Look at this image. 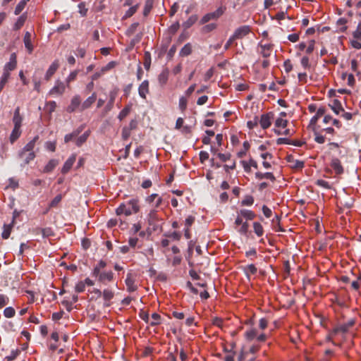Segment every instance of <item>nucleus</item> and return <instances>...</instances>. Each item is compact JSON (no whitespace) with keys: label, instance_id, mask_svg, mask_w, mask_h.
Returning a JSON list of instances; mask_svg holds the SVG:
<instances>
[{"label":"nucleus","instance_id":"nucleus-1","mask_svg":"<svg viewBox=\"0 0 361 361\" xmlns=\"http://www.w3.org/2000/svg\"><path fill=\"white\" fill-rule=\"evenodd\" d=\"M140 211L139 200L137 198H132L126 202L121 203L116 209V213L118 216L124 214L130 216L133 214H136Z\"/></svg>","mask_w":361,"mask_h":361},{"label":"nucleus","instance_id":"nucleus-2","mask_svg":"<svg viewBox=\"0 0 361 361\" xmlns=\"http://www.w3.org/2000/svg\"><path fill=\"white\" fill-rule=\"evenodd\" d=\"M92 274L97 279L99 283L104 285L107 284L109 282H111L114 275L111 271H98L97 269H93Z\"/></svg>","mask_w":361,"mask_h":361},{"label":"nucleus","instance_id":"nucleus-3","mask_svg":"<svg viewBox=\"0 0 361 361\" xmlns=\"http://www.w3.org/2000/svg\"><path fill=\"white\" fill-rule=\"evenodd\" d=\"M355 323V320L354 319H351L346 323H343L335 326L330 333V336H334L338 334H346L350 329V328L354 326Z\"/></svg>","mask_w":361,"mask_h":361},{"label":"nucleus","instance_id":"nucleus-4","mask_svg":"<svg viewBox=\"0 0 361 361\" xmlns=\"http://www.w3.org/2000/svg\"><path fill=\"white\" fill-rule=\"evenodd\" d=\"M225 11V8L219 7L215 11L207 13L204 15L200 20V24L203 25L207 23L211 20H215L219 18Z\"/></svg>","mask_w":361,"mask_h":361},{"label":"nucleus","instance_id":"nucleus-5","mask_svg":"<svg viewBox=\"0 0 361 361\" xmlns=\"http://www.w3.org/2000/svg\"><path fill=\"white\" fill-rule=\"evenodd\" d=\"M274 116V114L271 111L262 114L260 119H258V123H259L262 129H267L271 126Z\"/></svg>","mask_w":361,"mask_h":361},{"label":"nucleus","instance_id":"nucleus-6","mask_svg":"<svg viewBox=\"0 0 361 361\" xmlns=\"http://www.w3.org/2000/svg\"><path fill=\"white\" fill-rule=\"evenodd\" d=\"M17 66V57L16 53H12L10 56L9 61L4 67V74L10 76V71L16 69Z\"/></svg>","mask_w":361,"mask_h":361},{"label":"nucleus","instance_id":"nucleus-7","mask_svg":"<svg viewBox=\"0 0 361 361\" xmlns=\"http://www.w3.org/2000/svg\"><path fill=\"white\" fill-rule=\"evenodd\" d=\"M81 104V98L80 95L76 94L71 99L70 104L66 108V111L68 113H73L77 109L80 111Z\"/></svg>","mask_w":361,"mask_h":361},{"label":"nucleus","instance_id":"nucleus-8","mask_svg":"<svg viewBox=\"0 0 361 361\" xmlns=\"http://www.w3.org/2000/svg\"><path fill=\"white\" fill-rule=\"evenodd\" d=\"M66 90V85L65 84L60 81L57 80L56 81L55 85L50 90L49 92V95H62Z\"/></svg>","mask_w":361,"mask_h":361},{"label":"nucleus","instance_id":"nucleus-9","mask_svg":"<svg viewBox=\"0 0 361 361\" xmlns=\"http://www.w3.org/2000/svg\"><path fill=\"white\" fill-rule=\"evenodd\" d=\"M117 94H118L117 90H113L111 91H110L109 101L103 110L104 114H107L108 112H109L110 111H111L113 109L114 105V102H115Z\"/></svg>","mask_w":361,"mask_h":361},{"label":"nucleus","instance_id":"nucleus-10","mask_svg":"<svg viewBox=\"0 0 361 361\" xmlns=\"http://www.w3.org/2000/svg\"><path fill=\"white\" fill-rule=\"evenodd\" d=\"M251 32V28L249 25H243L238 27L233 35L236 39H242L246 35H247Z\"/></svg>","mask_w":361,"mask_h":361},{"label":"nucleus","instance_id":"nucleus-11","mask_svg":"<svg viewBox=\"0 0 361 361\" xmlns=\"http://www.w3.org/2000/svg\"><path fill=\"white\" fill-rule=\"evenodd\" d=\"M18 157L23 161V164H28L31 161H32L35 157V152H28L27 151H25V149H22V150L18 153Z\"/></svg>","mask_w":361,"mask_h":361},{"label":"nucleus","instance_id":"nucleus-12","mask_svg":"<svg viewBox=\"0 0 361 361\" xmlns=\"http://www.w3.org/2000/svg\"><path fill=\"white\" fill-rule=\"evenodd\" d=\"M97 100V94L96 92H93L91 96L88 97L81 104L80 108V111H83L86 109H90L92 105Z\"/></svg>","mask_w":361,"mask_h":361},{"label":"nucleus","instance_id":"nucleus-13","mask_svg":"<svg viewBox=\"0 0 361 361\" xmlns=\"http://www.w3.org/2000/svg\"><path fill=\"white\" fill-rule=\"evenodd\" d=\"M146 202L152 204L154 202V208H158L162 204L163 199L157 193H153L145 198Z\"/></svg>","mask_w":361,"mask_h":361},{"label":"nucleus","instance_id":"nucleus-14","mask_svg":"<svg viewBox=\"0 0 361 361\" xmlns=\"http://www.w3.org/2000/svg\"><path fill=\"white\" fill-rule=\"evenodd\" d=\"M331 168L334 170L336 175L343 173L344 169L341 161L338 158H332L330 164Z\"/></svg>","mask_w":361,"mask_h":361},{"label":"nucleus","instance_id":"nucleus-15","mask_svg":"<svg viewBox=\"0 0 361 361\" xmlns=\"http://www.w3.org/2000/svg\"><path fill=\"white\" fill-rule=\"evenodd\" d=\"M125 283L128 292H135L137 289V286L135 284V279L132 274L128 273L127 274Z\"/></svg>","mask_w":361,"mask_h":361},{"label":"nucleus","instance_id":"nucleus-16","mask_svg":"<svg viewBox=\"0 0 361 361\" xmlns=\"http://www.w3.org/2000/svg\"><path fill=\"white\" fill-rule=\"evenodd\" d=\"M75 160H76V155L75 154H73L64 163V164L61 169V173L63 174L67 173L72 168Z\"/></svg>","mask_w":361,"mask_h":361},{"label":"nucleus","instance_id":"nucleus-17","mask_svg":"<svg viewBox=\"0 0 361 361\" xmlns=\"http://www.w3.org/2000/svg\"><path fill=\"white\" fill-rule=\"evenodd\" d=\"M59 67V63L58 60H55L49 67L48 70L47 71V73L44 75V79L46 80H49L50 78L53 76V75L56 73L57 69Z\"/></svg>","mask_w":361,"mask_h":361},{"label":"nucleus","instance_id":"nucleus-18","mask_svg":"<svg viewBox=\"0 0 361 361\" xmlns=\"http://www.w3.org/2000/svg\"><path fill=\"white\" fill-rule=\"evenodd\" d=\"M287 161L291 164V168L295 169H302L305 165L304 161L295 159L292 155L287 157Z\"/></svg>","mask_w":361,"mask_h":361},{"label":"nucleus","instance_id":"nucleus-19","mask_svg":"<svg viewBox=\"0 0 361 361\" xmlns=\"http://www.w3.org/2000/svg\"><path fill=\"white\" fill-rule=\"evenodd\" d=\"M260 54L264 58H268L271 56L273 49V44H260Z\"/></svg>","mask_w":361,"mask_h":361},{"label":"nucleus","instance_id":"nucleus-20","mask_svg":"<svg viewBox=\"0 0 361 361\" xmlns=\"http://www.w3.org/2000/svg\"><path fill=\"white\" fill-rule=\"evenodd\" d=\"M139 95L142 99H146L147 94L149 93V82L148 80H144L138 87Z\"/></svg>","mask_w":361,"mask_h":361},{"label":"nucleus","instance_id":"nucleus-21","mask_svg":"<svg viewBox=\"0 0 361 361\" xmlns=\"http://www.w3.org/2000/svg\"><path fill=\"white\" fill-rule=\"evenodd\" d=\"M35 233L36 235L41 234L43 238H49L54 235L53 230L49 227L44 228H37L35 230Z\"/></svg>","mask_w":361,"mask_h":361},{"label":"nucleus","instance_id":"nucleus-22","mask_svg":"<svg viewBox=\"0 0 361 361\" xmlns=\"http://www.w3.org/2000/svg\"><path fill=\"white\" fill-rule=\"evenodd\" d=\"M27 20V13H23L20 17L18 18L16 22L13 26V30L15 31L19 30L25 24Z\"/></svg>","mask_w":361,"mask_h":361},{"label":"nucleus","instance_id":"nucleus-23","mask_svg":"<svg viewBox=\"0 0 361 361\" xmlns=\"http://www.w3.org/2000/svg\"><path fill=\"white\" fill-rule=\"evenodd\" d=\"M329 106L336 115H338L342 111H344L341 102L338 99H334L332 103L329 104Z\"/></svg>","mask_w":361,"mask_h":361},{"label":"nucleus","instance_id":"nucleus-24","mask_svg":"<svg viewBox=\"0 0 361 361\" xmlns=\"http://www.w3.org/2000/svg\"><path fill=\"white\" fill-rule=\"evenodd\" d=\"M22 121H23V118L20 114V108L17 107L15 109L14 115H13V123L14 124V127L20 128Z\"/></svg>","mask_w":361,"mask_h":361},{"label":"nucleus","instance_id":"nucleus-25","mask_svg":"<svg viewBox=\"0 0 361 361\" xmlns=\"http://www.w3.org/2000/svg\"><path fill=\"white\" fill-rule=\"evenodd\" d=\"M39 135H35L32 140H31L28 143H27L25 147L23 148L25 151H27L28 152H35L34 149L36 146L37 142L39 140Z\"/></svg>","mask_w":361,"mask_h":361},{"label":"nucleus","instance_id":"nucleus-26","mask_svg":"<svg viewBox=\"0 0 361 361\" xmlns=\"http://www.w3.org/2000/svg\"><path fill=\"white\" fill-rule=\"evenodd\" d=\"M281 219L278 215H276L275 217L271 220V226L273 230L276 232H284L285 229H283L280 224Z\"/></svg>","mask_w":361,"mask_h":361},{"label":"nucleus","instance_id":"nucleus-27","mask_svg":"<svg viewBox=\"0 0 361 361\" xmlns=\"http://www.w3.org/2000/svg\"><path fill=\"white\" fill-rule=\"evenodd\" d=\"M23 42L25 44V47L27 49L28 52L30 54L32 53L33 51V46L31 42V35L29 32H25Z\"/></svg>","mask_w":361,"mask_h":361},{"label":"nucleus","instance_id":"nucleus-28","mask_svg":"<svg viewBox=\"0 0 361 361\" xmlns=\"http://www.w3.org/2000/svg\"><path fill=\"white\" fill-rule=\"evenodd\" d=\"M82 129L83 126H80L76 130H73L71 133L66 135L64 137V142L68 143L73 138H75L82 132Z\"/></svg>","mask_w":361,"mask_h":361},{"label":"nucleus","instance_id":"nucleus-29","mask_svg":"<svg viewBox=\"0 0 361 361\" xmlns=\"http://www.w3.org/2000/svg\"><path fill=\"white\" fill-rule=\"evenodd\" d=\"M59 164V161L56 159H51L49 161V162L47 164V165L44 166L43 169L44 173H49L51 172L55 167Z\"/></svg>","mask_w":361,"mask_h":361},{"label":"nucleus","instance_id":"nucleus-30","mask_svg":"<svg viewBox=\"0 0 361 361\" xmlns=\"http://www.w3.org/2000/svg\"><path fill=\"white\" fill-rule=\"evenodd\" d=\"M192 51V46L190 43H187L184 45V47L180 49L179 52L180 56L184 57L188 56L191 54Z\"/></svg>","mask_w":361,"mask_h":361},{"label":"nucleus","instance_id":"nucleus-31","mask_svg":"<svg viewBox=\"0 0 361 361\" xmlns=\"http://www.w3.org/2000/svg\"><path fill=\"white\" fill-rule=\"evenodd\" d=\"M158 220L157 211L156 208L152 209L147 215V221L149 225H153Z\"/></svg>","mask_w":361,"mask_h":361},{"label":"nucleus","instance_id":"nucleus-32","mask_svg":"<svg viewBox=\"0 0 361 361\" xmlns=\"http://www.w3.org/2000/svg\"><path fill=\"white\" fill-rule=\"evenodd\" d=\"M21 135L20 128L13 127V129L11 133L9 140L11 143L16 142Z\"/></svg>","mask_w":361,"mask_h":361},{"label":"nucleus","instance_id":"nucleus-33","mask_svg":"<svg viewBox=\"0 0 361 361\" xmlns=\"http://www.w3.org/2000/svg\"><path fill=\"white\" fill-rule=\"evenodd\" d=\"M255 177H256V178H257L259 180H262L263 178H267V179L271 180V181H274L276 179L274 174L272 173H269V172H267V173H261V172H257L255 173Z\"/></svg>","mask_w":361,"mask_h":361},{"label":"nucleus","instance_id":"nucleus-34","mask_svg":"<svg viewBox=\"0 0 361 361\" xmlns=\"http://www.w3.org/2000/svg\"><path fill=\"white\" fill-rule=\"evenodd\" d=\"M243 271L245 275L249 278L250 274H255L257 271V268L255 264H251L243 267Z\"/></svg>","mask_w":361,"mask_h":361},{"label":"nucleus","instance_id":"nucleus-35","mask_svg":"<svg viewBox=\"0 0 361 361\" xmlns=\"http://www.w3.org/2000/svg\"><path fill=\"white\" fill-rule=\"evenodd\" d=\"M197 15H192L182 25L185 29H188L197 22Z\"/></svg>","mask_w":361,"mask_h":361},{"label":"nucleus","instance_id":"nucleus-36","mask_svg":"<svg viewBox=\"0 0 361 361\" xmlns=\"http://www.w3.org/2000/svg\"><path fill=\"white\" fill-rule=\"evenodd\" d=\"M169 78V71L164 70L158 76V80L159 84L163 86L166 84Z\"/></svg>","mask_w":361,"mask_h":361},{"label":"nucleus","instance_id":"nucleus-37","mask_svg":"<svg viewBox=\"0 0 361 361\" xmlns=\"http://www.w3.org/2000/svg\"><path fill=\"white\" fill-rule=\"evenodd\" d=\"M240 214L247 220H252L256 216L255 214L252 211L248 209H241L240 211Z\"/></svg>","mask_w":361,"mask_h":361},{"label":"nucleus","instance_id":"nucleus-38","mask_svg":"<svg viewBox=\"0 0 361 361\" xmlns=\"http://www.w3.org/2000/svg\"><path fill=\"white\" fill-rule=\"evenodd\" d=\"M90 130H87L82 135L78 137L75 140V144L78 147H80L83 143H85L90 136Z\"/></svg>","mask_w":361,"mask_h":361},{"label":"nucleus","instance_id":"nucleus-39","mask_svg":"<svg viewBox=\"0 0 361 361\" xmlns=\"http://www.w3.org/2000/svg\"><path fill=\"white\" fill-rule=\"evenodd\" d=\"M102 296L105 301L109 302L114 296V293L113 290L106 288L102 292Z\"/></svg>","mask_w":361,"mask_h":361},{"label":"nucleus","instance_id":"nucleus-40","mask_svg":"<svg viewBox=\"0 0 361 361\" xmlns=\"http://www.w3.org/2000/svg\"><path fill=\"white\" fill-rule=\"evenodd\" d=\"M253 228H254V232L255 233V234L257 236L260 237L264 234V229L260 223L254 222L253 223Z\"/></svg>","mask_w":361,"mask_h":361},{"label":"nucleus","instance_id":"nucleus-41","mask_svg":"<svg viewBox=\"0 0 361 361\" xmlns=\"http://www.w3.org/2000/svg\"><path fill=\"white\" fill-rule=\"evenodd\" d=\"M257 336V331L255 329L247 330L245 333V336L247 341H252Z\"/></svg>","mask_w":361,"mask_h":361},{"label":"nucleus","instance_id":"nucleus-42","mask_svg":"<svg viewBox=\"0 0 361 361\" xmlns=\"http://www.w3.org/2000/svg\"><path fill=\"white\" fill-rule=\"evenodd\" d=\"M12 225L11 224H4V231L2 232L1 236L4 239H8L10 236L11 229H12Z\"/></svg>","mask_w":361,"mask_h":361},{"label":"nucleus","instance_id":"nucleus-43","mask_svg":"<svg viewBox=\"0 0 361 361\" xmlns=\"http://www.w3.org/2000/svg\"><path fill=\"white\" fill-rule=\"evenodd\" d=\"M62 200V195L59 194L57 195L49 203V208L47 210L50 209L51 208H54L58 206V204L60 203V202Z\"/></svg>","mask_w":361,"mask_h":361},{"label":"nucleus","instance_id":"nucleus-44","mask_svg":"<svg viewBox=\"0 0 361 361\" xmlns=\"http://www.w3.org/2000/svg\"><path fill=\"white\" fill-rule=\"evenodd\" d=\"M347 23H348L347 19H345L344 18H341L337 20V22H336L337 25L341 26V27L339 28L340 32H344L346 31L347 26L345 25Z\"/></svg>","mask_w":361,"mask_h":361},{"label":"nucleus","instance_id":"nucleus-45","mask_svg":"<svg viewBox=\"0 0 361 361\" xmlns=\"http://www.w3.org/2000/svg\"><path fill=\"white\" fill-rule=\"evenodd\" d=\"M151 65V54L149 51H145L144 54V67L146 70H149Z\"/></svg>","mask_w":361,"mask_h":361},{"label":"nucleus","instance_id":"nucleus-46","mask_svg":"<svg viewBox=\"0 0 361 361\" xmlns=\"http://www.w3.org/2000/svg\"><path fill=\"white\" fill-rule=\"evenodd\" d=\"M20 352V349L13 350L8 355L6 356L5 360H6V361H13L18 357Z\"/></svg>","mask_w":361,"mask_h":361},{"label":"nucleus","instance_id":"nucleus-47","mask_svg":"<svg viewBox=\"0 0 361 361\" xmlns=\"http://www.w3.org/2000/svg\"><path fill=\"white\" fill-rule=\"evenodd\" d=\"M152 321L149 322L151 326H157L161 323V316L154 312L152 314Z\"/></svg>","mask_w":361,"mask_h":361},{"label":"nucleus","instance_id":"nucleus-48","mask_svg":"<svg viewBox=\"0 0 361 361\" xmlns=\"http://www.w3.org/2000/svg\"><path fill=\"white\" fill-rule=\"evenodd\" d=\"M130 106H125L119 113L118 116V118L120 120V121H122L124 118H126L128 114L130 113Z\"/></svg>","mask_w":361,"mask_h":361},{"label":"nucleus","instance_id":"nucleus-49","mask_svg":"<svg viewBox=\"0 0 361 361\" xmlns=\"http://www.w3.org/2000/svg\"><path fill=\"white\" fill-rule=\"evenodd\" d=\"M353 37L361 40V21H360L356 29L352 33Z\"/></svg>","mask_w":361,"mask_h":361},{"label":"nucleus","instance_id":"nucleus-50","mask_svg":"<svg viewBox=\"0 0 361 361\" xmlns=\"http://www.w3.org/2000/svg\"><path fill=\"white\" fill-rule=\"evenodd\" d=\"M26 4L27 3L25 2V1L21 0L16 6L15 11H14V14L16 16L19 15L22 12V11L25 8Z\"/></svg>","mask_w":361,"mask_h":361},{"label":"nucleus","instance_id":"nucleus-51","mask_svg":"<svg viewBox=\"0 0 361 361\" xmlns=\"http://www.w3.org/2000/svg\"><path fill=\"white\" fill-rule=\"evenodd\" d=\"M153 1L152 0H147L145 2V8L143 10V15L147 16L151 11L152 8Z\"/></svg>","mask_w":361,"mask_h":361},{"label":"nucleus","instance_id":"nucleus-52","mask_svg":"<svg viewBox=\"0 0 361 361\" xmlns=\"http://www.w3.org/2000/svg\"><path fill=\"white\" fill-rule=\"evenodd\" d=\"M138 25H139L138 23H134L132 25H130V26L126 31V35L128 37L133 35L135 32V31L137 30Z\"/></svg>","mask_w":361,"mask_h":361},{"label":"nucleus","instance_id":"nucleus-53","mask_svg":"<svg viewBox=\"0 0 361 361\" xmlns=\"http://www.w3.org/2000/svg\"><path fill=\"white\" fill-rule=\"evenodd\" d=\"M16 314L15 310L12 307H8L4 310V315L6 318H12Z\"/></svg>","mask_w":361,"mask_h":361},{"label":"nucleus","instance_id":"nucleus-54","mask_svg":"<svg viewBox=\"0 0 361 361\" xmlns=\"http://www.w3.org/2000/svg\"><path fill=\"white\" fill-rule=\"evenodd\" d=\"M288 121L283 118H278L275 121V126L276 128H285L287 126Z\"/></svg>","mask_w":361,"mask_h":361},{"label":"nucleus","instance_id":"nucleus-55","mask_svg":"<svg viewBox=\"0 0 361 361\" xmlns=\"http://www.w3.org/2000/svg\"><path fill=\"white\" fill-rule=\"evenodd\" d=\"M254 203V197L252 195H247L242 200L241 204L243 206H250Z\"/></svg>","mask_w":361,"mask_h":361},{"label":"nucleus","instance_id":"nucleus-56","mask_svg":"<svg viewBox=\"0 0 361 361\" xmlns=\"http://www.w3.org/2000/svg\"><path fill=\"white\" fill-rule=\"evenodd\" d=\"M137 7L138 6L137 5H135V6H131L125 13V15L123 16V18L126 19V18H130L131 17L136 11H137Z\"/></svg>","mask_w":361,"mask_h":361},{"label":"nucleus","instance_id":"nucleus-57","mask_svg":"<svg viewBox=\"0 0 361 361\" xmlns=\"http://www.w3.org/2000/svg\"><path fill=\"white\" fill-rule=\"evenodd\" d=\"M314 141L319 144H323L325 142V135H322L321 133L314 131Z\"/></svg>","mask_w":361,"mask_h":361},{"label":"nucleus","instance_id":"nucleus-58","mask_svg":"<svg viewBox=\"0 0 361 361\" xmlns=\"http://www.w3.org/2000/svg\"><path fill=\"white\" fill-rule=\"evenodd\" d=\"M9 77L10 76H8L7 74H2L0 78V92L3 90L5 85L7 83Z\"/></svg>","mask_w":361,"mask_h":361},{"label":"nucleus","instance_id":"nucleus-59","mask_svg":"<svg viewBox=\"0 0 361 361\" xmlns=\"http://www.w3.org/2000/svg\"><path fill=\"white\" fill-rule=\"evenodd\" d=\"M78 74V71H72L69 74V75L67 77L66 80L68 87L69 86L70 82H71L72 81H73V80H75L76 79V77H77Z\"/></svg>","mask_w":361,"mask_h":361},{"label":"nucleus","instance_id":"nucleus-60","mask_svg":"<svg viewBox=\"0 0 361 361\" xmlns=\"http://www.w3.org/2000/svg\"><path fill=\"white\" fill-rule=\"evenodd\" d=\"M188 100L185 97H181L179 99V108L182 111H184L187 108Z\"/></svg>","mask_w":361,"mask_h":361},{"label":"nucleus","instance_id":"nucleus-61","mask_svg":"<svg viewBox=\"0 0 361 361\" xmlns=\"http://www.w3.org/2000/svg\"><path fill=\"white\" fill-rule=\"evenodd\" d=\"M350 44L354 49H361V40L353 37V39L350 40Z\"/></svg>","mask_w":361,"mask_h":361},{"label":"nucleus","instance_id":"nucleus-62","mask_svg":"<svg viewBox=\"0 0 361 361\" xmlns=\"http://www.w3.org/2000/svg\"><path fill=\"white\" fill-rule=\"evenodd\" d=\"M9 302L8 296L4 294H0V309L6 305Z\"/></svg>","mask_w":361,"mask_h":361},{"label":"nucleus","instance_id":"nucleus-63","mask_svg":"<svg viewBox=\"0 0 361 361\" xmlns=\"http://www.w3.org/2000/svg\"><path fill=\"white\" fill-rule=\"evenodd\" d=\"M79 13L82 16H85L87 13V8L85 7V4L81 2L78 4Z\"/></svg>","mask_w":361,"mask_h":361},{"label":"nucleus","instance_id":"nucleus-64","mask_svg":"<svg viewBox=\"0 0 361 361\" xmlns=\"http://www.w3.org/2000/svg\"><path fill=\"white\" fill-rule=\"evenodd\" d=\"M283 68L286 73H289L293 69V65L290 59H287L283 62Z\"/></svg>","mask_w":361,"mask_h":361}]
</instances>
